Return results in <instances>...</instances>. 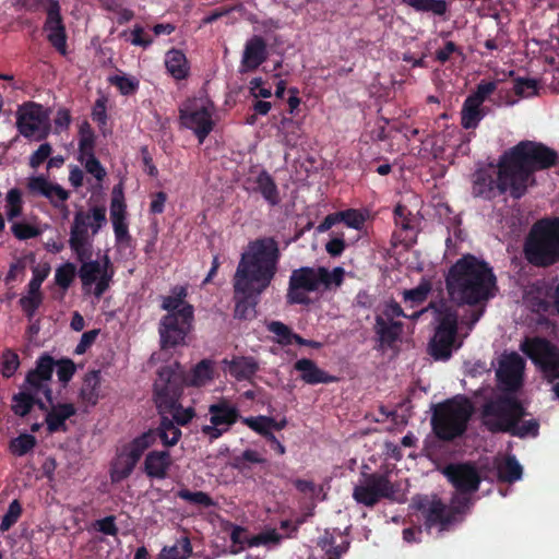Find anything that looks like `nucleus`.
Returning a JSON list of instances; mask_svg holds the SVG:
<instances>
[{
	"label": "nucleus",
	"instance_id": "nucleus-58",
	"mask_svg": "<svg viewBox=\"0 0 559 559\" xmlns=\"http://www.w3.org/2000/svg\"><path fill=\"white\" fill-rule=\"evenodd\" d=\"M108 81L126 96L134 94L139 88V82L136 80L124 75H112Z\"/></svg>",
	"mask_w": 559,
	"mask_h": 559
},
{
	"label": "nucleus",
	"instance_id": "nucleus-10",
	"mask_svg": "<svg viewBox=\"0 0 559 559\" xmlns=\"http://www.w3.org/2000/svg\"><path fill=\"white\" fill-rule=\"evenodd\" d=\"M364 480L353 489L354 500L368 508H373L381 499L397 500V483L390 480L388 473L362 474Z\"/></svg>",
	"mask_w": 559,
	"mask_h": 559
},
{
	"label": "nucleus",
	"instance_id": "nucleus-36",
	"mask_svg": "<svg viewBox=\"0 0 559 559\" xmlns=\"http://www.w3.org/2000/svg\"><path fill=\"white\" fill-rule=\"evenodd\" d=\"M165 66L168 73L175 80H183L188 76L189 66L186 55L178 49H171L166 53Z\"/></svg>",
	"mask_w": 559,
	"mask_h": 559
},
{
	"label": "nucleus",
	"instance_id": "nucleus-49",
	"mask_svg": "<svg viewBox=\"0 0 559 559\" xmlns=\"http://www.w3.org/2000/svg\"><path fill=\"white\" fill-rule=\"evenodd\" d=\"M431 288V283L423 280L415 288L404 290V301H409L412 306H418L427 299Z\"/></svg>",
	"mask_w": 559,
	"mask_h": 559
},
{
	"label": "nucleus",
	"instance_id": "nucleus-32",
	"mask_svg": "<svg viewBox=\"0 0 559 559\" xmlns=\"http://www.w3.org/2000/svg\"><path fill=\"white\" fill-rule=\"evenodd\" d=\"M254 182V191L259 192L270 206H276L281 203L277 185L266 170H261Z\"/></svg>",
	"mask_w": 559,
	"mask_h": 559
},
{
	"label": "nucleus",
	"instance_id": "nucleus-59",
	"mask_svg": "<svg viewBox=\"0 0 559 559\" xmlns=\"http://www.w3.org/2000/svg\"><path fill=\"white\" fill-rule=\"evenodd\" d=\"M282 540V535L276 530H269L260 534L247 538L246 545L248 547H258L266 544H278Z\"/></svg>",
	"mask_w": 559,
	"mask_h": 559
},
{
	"label": "nucleus",
	"instance_id": "nucleus-41",
	"mask_svg": "<svg viewBox=\"0 0 559 559\" xmlns=\"http://www.w3.org/2000/svg\"><path fill=\"white\" fill-rule=\"evenodd\" d=\"M318 547L321 548L325 554V559H340V557L346 552L349 543L343 540L341 544H336L334 535L325 530L324 533L318 538Z\"/></svg>",
	"mask_w": 559,
	"mask_h": 559
},
{
	"label": "nucleus",
	"instance_id": "nucleus-21",
	"mask_svg": "<svg viewBox=\"0 0 559 559\" xmlns=\"http://www.w3.org/2000/svg\"><path fill=\"white\" fill-rule=\"evenodd\" d=\"M47 405L37 399V408L46 409L45 424L49 433L68 431L67 420L76 414V408L72 403H62L58 395L51 392V401H46Z\"/></svg>",
	"mask_w": 559,
	"mask_h": 559
},
{
	"label": "nucleus",
	"instance_id": "nucleus-4",
	"mask_svg": "<svg viewBox=\"0 0 559 559\" xmlns=\"http://www.w3.org/2000/svg\"><path fill=\"white\" fill-rule=\"evenodd\" d=\"M525 260L536 267L559 262V217L540 218L533 224L523 245Z\"/></svg>",
	"mask_w": 559,
	"mask_h": 559
},
{
	"label": "nucleus",
	"instance_id": "nucleus-29",
	"mask_svg": "<svg viewBox=\"0 0 559 559\" xmlns=\"http://www.w3.org/2000/svg\"><path fill=\"white\" fill-rule=\"evenodd\" d=\"M523 366L522 357L512 353L500 362L497 377L502 383L515 389L520 385Z\"/></svg>",
	"mask_w": 559,
	"mask_h": 559
},
{
	"label": "nucleus",
	"instance_id": "nucleus-40",
	"mask_svg": "<svg viewBox=\"0 0 559 559\" xmlns=\"http://www.w3.org/2000/svg\"><path fill=\"white\" fill-rule=\"evenodd\" d=\"M16 127L20 133L26 138L35 134V104L29 102L19 107Z\"/></svg>",
	"mask_w": 559,
	"mask_h": 559
},
{
	"label": "nucleus",
	"instance_id": "nucleus-46",
	"mask_svg": "<svg viewBox=\"0 0 559 559\" xmlns=\"http://www.w3.org/2000/svg\"><path fill=\"white\" fill-rule=\"evenodd\" d=\"M192 554V545L189 537H182L176 542L175 545L164 547L160 557L162 559H188Z\"/></svg>",
	"mask_w": 559,
	"mask_h": 559
},
{
	"label": "nucleus",
	"instance_id": "nucleus-56",
	"mask_svg": "<svg viewBox=\"0 0 559 559\" xmlns=\"http://www.w3.org/2000/svg\"><path fill=\"white\" fill-rule=\"evenodd\" d=\"M34 396L31 393L20 392L13 396L12 411L19 416H25L34 405Z\"/></svg>",
	"mask_w": 559,
	"mask_h": 559
},
{
	"label": "nucleus",
	"instance_id": "nucleus-18",
	"mask_svg": "<svg viewBox=\"0 0 559 559\" xmlns=\"http://www.w3.org/2000/svg\"><path fill=\"white\" fill-rule=\"evenodd\" d=\"M209 414L211 425H204L201 430L211 441L221 438L241 418L239 409L225 399L211 404Z\"/></svg>",
	"mask_w": 559,
	"mask_h": 559
},
{
	"label": "nucleus",
	"instance_id": "nucleus-22",
	"mask_svg": "<svg viewBox=\"0 0 559 559\" xmlns=\"http://www.w3.org/2000/svg\"><path fill=\"white\" fill-rule=\"evenodd\" d=\"M443 473L459 492L472 493L478 490L480 476L474 465L469 463L450 464Z\"/></svg>",
	"mask_w": 559,
	"mask_h": 559
},
{
	"label": "nucleus",
	"instance_id": "nucleus-53",
	"mask_svg": "<svg viewBox=\"0 0 559 559\" xmlns=\"http://www.w3.org/2000/svg\"><path fill=\"white\" fill-rule=\"evenodd\" d=\"M78 274L74 263L66 262L56 270L55 282L62 289H68Z\"/></svg>",
	"mask_w": 559,
	"mask_h": 559
},
{
	"label": "nucleus",
	"instance_id": "nucleus-51",
	"mask_svg": "<svg viewBox=\"0 0 559 559\" xmlns=\"http://www.w3.org/2000/svg\"><path fill=\"white\" fill-rule=\"evenodd\" d=\"M57 367V376L61 383L60 389L58 391V395H60L61 391L64 390L70 382V380L73 378L76 367L72 359L70 358H62L60 360L56 361Z\"/></svg>",
	"mask_w": 559,
	"mask_h": 559
},
{
	"label": "nucleus",
	"instance_id": "nucleus-55",
	"mask_svg": "<svg viewBox=\"0 0 559 559\" xmlns=\"http://www.w3.org/2000/svg\"><path fill=\"white\" fill-rule=\"evenodd\" d=\"M110 219L111 223L127 219V205L121 191L119 193L114 190L110 201Z\"/></svg>",
	"mask_w": 559,
	"mask_h": 559
},
{
	"label": "nucleus",
	"instance_id": "nucleus-39",
	"mask_svg": "<svg viewBox=\"0 0 559 559\" xmlns=\"http://www.w3.org/2000/svg\"><path fill=\"white\" fill-rule=\"evenodd\" d=\"M37 193L49 199L56 207L63 205L69 198V192L60 185L48 182L39 176H37Z\"/></svg>",
	"mask_w": 559,
	"mask_h": 559
},
{
	"label": "nucleus",
	"instance_id": "nucleus-57",
	"mask_svg": "<svg viewBox=\"0 0 559 559\" xmlns=\"http://www.w3.org/2000/svg\"><path fill=\"white\" fill-rule=\"evenodd\" d=\"M340 223H344L347 227L354 229H361L365 224V216L356 209H348L345 211H338Z\"/></svg>",
	"mask_w": 559,
	"mask_h": 559
},
{
	"label": "nucleus",
	"instance_id": "nucleus-48",
	"mask_svg": "<svg viewBox=\"0 0 559 559\" xmlns=\"http://www.w3.org/2000/svg\"><path fill=\"white\" fill-rule=\"evenodd\" d=\"M159 415L167 416L171 415L170 418L175 425L186 426L188 425L192 418L195 416V412L193 407H182V405L178 402L174 404L173 408L169 409H158Z\"/></svg>",
	"mask_w": 559,
	"mask_h": 559
},
{
	"label": "nucleus",
	"instance_id": "nucleus-33",
	"mask_svg": "<svg viewBox=\"0 0 559 559\" xmlns=\"http://www.w3.org/2000/svg\"><path fill=\"white\" fill-rule=\"evenodd\" d=\"M100 371L92 370L88 371L84 378L83 383L80 389L79 396L83 403L94 406L97 404L99 400V391H100Z\"/></svg>",
	"mask_w": 559,
	"mask_h": 559
},
{
	"label": "nucleus",
	"instance_id": "nucleus-44",
	"mask_svg": "<svg viewBox=\"0 0 559 559\" xmlns=\"http://www.w3.org/2000/svg\"><path fill=\"white\" fill-rule=\"evenodd\" d=\"M402 2L417 12L432 13L442 16L448 11V3L445 0H402Z\"/></svg>",
	"mask_w": 559,
	"mask_h": 559
},
{
	"label": "nucleus",
	"instance_id": "nucleus-38",
	"mask_svg": "<svg viewBox=\"0 0 559 559\" xmlns=\"http://www.w3.org/2000/svg\"><path fill=\"white\" fill-rule=\"evenodd\" d=\"M485 115L481 104L466 97L461 109V124L466 130L476 129Z\"/></svg>",
	"mask_w": 559,
	"mask_h": 559
},
{
	"label": "nucleus",
	"instance_id": "nucleus-24",
	"mask_svg": "<svg viewBox=\"0 0 559 559\" xmlns=\"http://www.w3.org/2000/svg\"><path fill=\"white\" fill-rule=\"evenodd\" d=\"M173 465L168 450H153L144 459L143 472L151 479H165Z\"/></svg>",
	"mask_w": 559,
	"mask_h": 559
},
{
	"label": "nucleus",
	"instance_id": "nucleus-27",
	"mask_svg": "<svg viewBox=\"0 0 559 559\" xmlns=\"http://www.w3.org/2000/svg\"><path fill=\"white\" fill-rule=\"evenodd\" d=\"M29 269L33 277L28 283V295L20 299L23 311L32 317L35 311V264L32 258L25 257L19 260L10 270L9 277L15 278L20 272Z\"/></svg>",
	"mask_w": 559,
	"mask_h": 559
},
{
	"label": "nucleus",
	"instance_id": "nucleus-20",
	"mask_svg": "<svg viewBox=\"0 0 559 559\" xmlns=\"http://www.w3.org/2000/svg\"><path fill=\"white\" fill-rule=\"evenodd\" d=\"M213 106L210 102L191 104L180 109V121L182 126L191 129L199 143L202 144L214 128L212 119Z\"/></svg>",
	"mask_w": 559,
	"mask_h": 559
},
{
	"label": "nucleus",
	"instance_id": "nucleus-34",
	"mask_svg": "<svg viewBox=\"0 0 559 559\" xmlns=\"http://www.w3.org/2000/svg\"><path fill=\"white\" fill-rule=\"evenodd\" d=\"M214 377V362L211 359H202L189 373L183 374L185 383L189 386H203Z\"/></svg>",
	"mask_w": 559,
	"mask_h": 559
},
{
	"label": "nucleus",
	"instance_id": "nucleus-42",
	"mask_svg": "<svg viewBox=\"0 0 559 559\" xmlns=\"http://www.w3.org/2000/svg\"><path fill=\"white\" fill-rule=\"evenodd\" d=\"M187 296V287L177 285L171 288V294L169 296H164L162 298L160 308L167 311V313H176L186 306H191L186 301Z\"/></svg>",
	"mask_w": 559,
	"mask_h": 559
},
{
	"label": "nucleus",
	"instance_id": "nucleus-64",
	"mask_svg": "<svg viewBox=\"0 0 559 559\" xmlns=\"http://www.w3.org/2000/svg\"><path fill=\"white\" fill-rule=\"evenodd\" d=\"M22 212V198L17 189H11L7 194V216L10 221Z\"/></svg>",
	"mask_w": 559,
	"mask_h": 559
},
{
	"label": "nucleus",
	"instance_id": "nucleus-45",
	"mask_svg": "<svg viewBox=\"0 0 559 559\" xmlns=\"http://www.w3.org/2000/svg\"><path fill=\"white\" fill-rule=\"evenodd\" d=\"M96 136L87 121H84L79 130V157L95 154Z\"/></svg>",
	"mask_w": 559,
	"mask_h": 559
},
{
	"label": "nucleus",
	"instance_id": "nucleus-61",
	"mask_svg": "<svg viewBox=\"0 0 559 559\" xmlns=\"http://www.w3.org/2000/svg\"><path fill=\"white\" fill-rule=\"evenodd\" d=\"M35 439L31 435H21L10 442V451L12 454L22 456L33 449Z\"/></svg>",
	"mask_w": 559,
	"mask_h": 559
},
{
	"label": "nucleus",
	"instance_id": "nucleus-16",
	"mask_svg": "<svg viewBox=\"0 0 559 559\" xmlns=\"http://www.w3.org/2000/svg\"><path fill=\"white\" fill-rule=\"evenodd\" d=\"M148 436H138L124 444L110 464L109 476L112 484L129 478L148 449Z\"/></svg>",
	"mask_w": 559,
	"mask_h": 559
},
{
	"label": "nucleus",
	"instance_id": "nucleus-25",
	"mask_svg": "<svg viewBox=\"0 0 559 559\" xmlns=\"http://www.w3.org/2000/svg\"><path fill=\"white\" fill-rule=\"evenodd\" d=\"M532 306L538 313L559 316V285H545L538 288L532 298Z\"/></svg>",
	"mask_w": 559,
	"mask_h": 559
},
{
	"label": "nucleus",
	"instance_id": "nucleus-7",
	"mask_svg": "<svg viewBox=\"0 0 559 559\" xmlns=\"http://www.w3.org/2000/svg\"><path fill=\"white\" fill-rule=\"evenodd\" d=\"M526 415L527 411L522 402L510 394L498 395L481 407L483 425L491 433L509 432Z\"/></svg>",
	"mask_w": 559,
	"mask_h": 559
},
{
	"label": "nucleus",
	"instance_id": "nucleus-26",
	"mask_svg": "<svg viewBox=\"0 0 559 559\" xmlns=\"http://www.w3.org/2000/svg\"><path fill=\"white\" fill-rule=\"evenodd\" d=\"M267 57L266 43L263 37L253 35L247 40L242 53L241 64L246 70L258 69Z\"/></svg>",
	"mask_w": 559,
	"mask_h": 559
},
{
	"label": "nucleus",
	"instance_id": "nucleus-23",
	"mask_svg": "<svg viewBox=\"0 0 559 559\" xmlns=\"http://www.w3.org/2000/svg\"><path fill=\"white\" fill-rule=\"evenodd\" d=\"M181 430L175 425V423L168 417L160 415L159 425L156 428H151L140 436H148L150 443L148 449L154 445L157 439L160 440L165 448H171L178 443L181 438Z\"/></svg>",
	"mask_w": 559,
	"mask_h": 559
},
{
	"label": "nucleus",
	"instance_id": "nucleus-63",
	"mask_svg": "<svg viewBox=\"0 0 559 559\" xmlns=\"http://www.w3.org/2000/svg\"><path fill=\"white\" fill-rule=\"evenodd\" d=\"M19 365V356L11 350H5L0 359V373L5 378H10L15 373Z\"/></svg>",
	"mask_w": 559,
	"mask_h": 559
},
{
	"label": "nucleus",
	"instance_id": "nucleus-6",
	"mask_svg": "<svg viewBox=\"0 0 559 559\" xmlns=\"http://www.w3.org/2000/svg\"><path fill=\"white\" fill-rule=\"evenodd\" d=\"M106 223L105 206L95 205L88 211L79 210L74 213L70 227L69 247L76 260L92 258L93 237Z\"/></svg>",
	"mask_w": 559,
	"mask_h": 559
},
{
	"label": "nucleus",
	"instance_id": "nucleus-14",
	"mask_svg": "<svg viewBox=\"0 0 559 559\" xmlns=\"http://www.w3.org/2000/svg\"><path fill=\"white\" fill-rule=\"evenodd\" d=\"M38 8H40L46 14V19L41 27L43 37L60 56H68V34L61 15L59 1L37 0V9Z\"/></svg>",
	"mask_w": 559,
	"mask_h": 559
},
{
	"label": "nucleus",
	"instance_id": "nucleus-50",
	"mask_svg": "<svg viewBox=\"0 0 559 559\" xmlns=\"http://www.w3.org/2000/svg\"><path fill=\"white\" fill-rule=\"evenodd\" d=\"M267 330L277 336V342L283 346L292 345L296 343V334L292 329L281 321H271L267 324Z\"/></svg>",
	"mask_w": 559,
	"mask_h": 559
},
{
	"label": "nucleus",
	"instance_id": "nucleus-15",
	"mask_svg": "<svg viewBox=\"0 0 559 559\" xmlns=\"http://www.w3.org/2000/svg\"><path fill=\"white\" fill-rule=\"evenodd\" d=\"M325 274V267L323 266L318 269L301 266L293 270L288 281L286 302L288 305L308 306L311 301L308 293L319 289L320 280H323Z\"/></svg>",
	"mask_w": 559,
	"mask_h": 559
},
{
	"label": "nucleus",
	"instance_id": "nucleus-47",
	"mask_svg": "<svg viewBox=\"0 0 559 559\" xmlns=\"http://www.w3.org/2000/svg\"><path fill=\"white\" fill-rule=\"evenodd\" d=\"M176 497L189 502L190 504L205 509L215 507L216 504L209 493L204 491H191L188 488H180L176 492Z\"/></svg>",
	"mask_w": 559,
	"mask_h": 559
},
{
	"label": "nucleus",
	"instance_id": "nucleus-35",
	"mask_svg": "<svg viewBox=\"0 0 559 559\" xmlns=\"http://www.w3.org/2000/svg\"><path fill=\"white\" fill-rule=\"evenodd\" d=\"M498 480L513 484L522 478L523 468L514 455H508L496 463Z\"/></svg>",
	"mask_w": 559,
	"mask_h": 559
},
{
	"label": "nucleus",
	"instance_id": "nucleus-28",
	"mask_svg": "<svg viewBox=\"0 0 559 559\" xmlns=\"http://www.w3.org/2000/svg\"><path fill=\"white\" fill-rule=\"evenodd\" d=\"M294 368L296 371L300 372V379L307 384H328L337 381L335 376H331L326 371L320 369L317 364L309 358H301L297 360Z\"/></svg>",
	"mask_w": 559,
	"mask_h": 559
},
{
	"label": "nucleus",
	"instance_id": "nucleus-60",
	"mask_svg": "<svg viewBox=\"0 0 559 559\" xmlns=\"http://www.w3.org/2000/svg\"><path fill=\"white\" fill-rule=\"evenodd\" d=\"M241 421L243 425H246L247 427L252 429L254 432L262 436L264 439L270 432H272L270 430L269 416L259 415L255 417H252V416L243 417V418H241Z\"/></svg>",
	"mask_w": 559,
	"mask_h": 559
},
{
	"label": "nucleus",
	"instance_id": "nucleus-12",
	"mask_svg": "<svg viewBox=\"0 0 559 559\" xmlns=\"http://www.w3.org/2000/svg\"><path fill=\"white\" fill-rule=\"evenodd\" d=\"M193 306H186L176 313L163 316L158 326L160 347L166 349L186 344V338L193 328Z\"/></svg>",
	"mask_w": 559,
	"mask_h": 559
},
{
	"label": "nucleus",
	"instance_id": "nucleus-54",
	"mask_svg": "<svg viewBox=\"0 0 559 559\" xmlns=\"http://www.w3.org/2000/svg\"><path fill=\"white\" fill-rule=\"evenodd\" d=\"M112 228H114L116 245L119 248H123V249L132 248L133 239L129 233V226H128L127 219L114 222Z\"/></svg>",
	"mask_w": 559,
	"mask_h": 559
},
{
	"label": "nucleus",
	"instance_id": "nucleus-13",
	"mask_svg": "<svg viewBox=\"0 0 559 559\" xmlns=\"http://www.w3.org/2000/svg\"><path fill=\"white\" fill-rule=\"evenodd\" d=\"M185 384L183 372L178 362L162 367L154 382V401L157 409L173 408L180 400Z\"/></svg>",
	"mask_w": 559,
	"mask_h": 559
},
{
	"label": "nucleus",
	"instance_id": "nucleus-30",
	"mask_svg": "<svg viewBox=\"0 0 559 559\" xmlns=\"http://www.w3.org/2000/svg\"><path fill=\"white\" fill-rule=\"evenodd\" d=\"M56 368V360L45 354L37 360V395L41 394L46 401H51L52 389L48 385L51 380L53 370Z\"/></svg>",
	"mask_w": 559,
	"mask_h": 559
},
{
	"label": "nucleus",
	"instance_id": "nucleus-2",
	"mask_svg": "<svg viewBox=\"0 0 559 559\" xmlns=\"http://www.w3.org/2000/svg\"><path fill=\"white\" fill-rule=\"evenodd\" d=\"M449 295L463 305H484L498 292L497 277L488 262L467 253L460 258L445 276Z\"/></svg>",
	"mask_w": 559,
	"mask_h": 559
},
{
	"label": "nucleus",
	"instance_id": "nucleus-31",
	"mask_svg": "<svg viewBox=\"0 0 559 559\" xmlns=\"http://www.w3.org/2000/svg\"><path fill=\"white\" fill-rule=\"evenodd\" d=\"M376 334L378 335L380 346H392L400 340L403 333V323L401 321H386L383 317L378 316L374 324Z\"/></svg>",
	"mask_w": 559,
	"mask_h": 559
},
{
	"label": "nucleus",
	"instance_id": "nucleus-17",
	"mask_svg": "<svg viewBox=\"0 0 559 559\" xmlns=\"http://www.w3.org/2000/svg\"><path fill=\"white\" fill-rule=\"evenodd\" d=\"M81 263L78 270V275L82 282L84 290H90L95 284L93 295L100 298L109 288L114 277V269L110 259L107 254L104 255L103 261H92L91 258L78 260Z\"/></svg>",
	"mask_w": 559,
	"mask_h": 559
},
{
	"label": "nucleus",
	"instance_id": "nucleus-1",
	"mask_svg": "<svg viewBox=\"0 0 559 559\" xmlns=\"http://www.w3.org/2000/svg\"><path fill=\"white\" fill-rule=\"evenodd\" d=\"M281 259L274 237H262L248 245L233 277L235 310L238 320H253L261 295L274 280Z\"/></svg>",
	"mask_w": 559,
	"mask_h": 559
},
{
	"label": "nucleus",
	"instance_id": "nucleus-9",
	"mask_svg": "<svg viewBox=\"0 0 559 559\" xmlns=\"http://www.w3.org/2000/svg\"><path fill=\"white\" fill-rule=\"evenodd\" d=\"M521 350L542 372L548 383L559 379V347L545 337L525 338Z\"/></svg>",
	"mask_w": 559,
	"mask_h": 559
},
{
	"label": "nucleus",
	"instance_id": "nucleus-37",
	"mask_svg": "<svg viewBox=\"0 0 559 559\" xmlns=\"http://www.w3.org/2000/svg\"><path fill=\"white\" fill-rule=\"evenodd\" d=\"M258 370L259 365L252 357H236L228 366V372L238 381L250 380Z\"/></svg>",
	"mask_w": 559,
	"mask_h": 559
},
{
	"label": "nucleus",
	"instance_id": "nucleus-62",
	"mask_svg": "<svg viewBox=\"0 0 559 559\" xmlns=\"http://www.w3.org/2000/svg\"><path fill=\"white\" fill-rule=\"evenodd\" d=\"M81 164L84 165L86 171L93 175L98 181H103L106 176V170L100 162L96 158L95 154L78 157Z\"/></svg>",
	"mask_w": 559,
	"mask_h": 559
},
{
	"label": "nucleus",
	"instance_id": "nucleus-11",
	"mask_svg": "<svg viewBox=\"0 0 559 559\" xmlns=\"http://www.w3.org/2000/svg\"><path fill=\"white\" fill-rule=\"evenodd\" d=\"M508 191L512 198V178L502 175L501 157L496 167L489 164L488 167L479 168L473 174L472 194L474 198L491 201Z\"/></svg>",
	"mask_w": 559,
	"mask_h": 559
},
{
	"label": "nucleus",
	"instance_id": "nucleus-43",
	"mask_svg": "<svg viewBox=\"0 0 559 559\" xmlns=\"http://www.w3.org/2000/svg\"><path fill=\"white\" fill-rule=\"evenodd\" d=\"M264 459L258 451L252 449L245 450L241 454L235 455L231 459L230 465L242 474H247L250 469V464H264Z\"/></svg>",
	"mask_w": 559,
	"mask_h": 559
},
{
	"label": "nucleus",
	"instance_id": "nucleus-3",
	"mask_svg": "<svg viewBox=\"0 0 559 559\" xmlns=\"http://www.w3.org/2000/svg\"><path fill=\"white\" fill-rule=\"evenodd\" d=\"M504 177L512 178V199L523 198L536 185L534 174L557 165L558 153L542 142L523 140L501 155Z\"/></svg>",
	"mask_w": 559,
	"mask_h": 559
},
{
	"label": "nucleus",
	"instance_id": "nucleus-19",
	"mask_svg": "<svg viewBox=\"0 0 559 559\" xmlns=\"http://www.w3.org/2000/svg\"><path fill=\"white\" fill-rule=\"evenodd\" d=\"M412 507L421 513L427 528L439 526L444 531L455 521L454 511L448 509L442 500L436 497L418 495L413 498Z\"/></svg>",
	"mask_w": 559,
	"mask_h": 559
},
{
	"label": "nucleus",
	"instance_id": "nucleus-8",
	"mask_svg": "<svg viewBox=\"0 0 559 559\" xmlns=\"http://www.w3.org/2000/svg\"><path fill=\"white\" fill-rule=\"evenodd\" d=\"M429 308L435 310L437 326L428 343V354L435 360H449L457 336V312L445 302H431Z\"/></svg>",
	"mask_w": 559,
	"mask_h": 559
},
{
	"label": "nucleus",
	"instance_id": "nucleus-52",
	"mask_svg": "<svg viewBox=\"0 0 559 559\" xmlns=\"http://www.w3.org/2000/svg\"><path fill=\"white\" fill-rule=\"evenodd\" d=\"M539 432V421L537 419L525 420L522 418L520 421L514 424L512 430L508 433L518 438L537 437Z\"/></svg>",
	"mask_w": 559,
	"mask_h": 559
},
{
	"label": "nucleus",
	"instance_id": "nucleus-5",
	"mask_svg": "<svg viewBox=\"0 0 559 559\" xmlns=\"http://www.w3.org/2000/svg\"><path fill=\"white\" fill-rule=\"evenodd\" d=\"M474 414V405L466 397H452L433 405L430 419L432 432L444 442L465 435Z\"/></svg>",
	"mask_w": 559,
	"mask_h": 559
}]
</instances>
